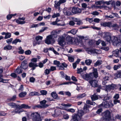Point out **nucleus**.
Segmentation results:
<instances>
[{
  "mask_svg": "<svg viewBox=\"0 0 121 121\" xmlns=\"http://www.w3.org/2000/svg\"><path fill=\"white\" fill-rule=\"evenodd\" d=\"M106 44L110 45L111 42L114 45L118 46L121 44V41L119 38L114 36L111 37V33L106 32Z\"/></svg>",
  "mask_w": 121,
  "mask_h": 121,
  "instance_id": "nucleus-1",
  "label": "nucleus"
},
{
  "mask_svg": "<svg viewBox=\"0 0 121 121\" xmlns=\"http://www.w3.org/2000/svg\"><path fill=\"white\" fill-rule=\"evenodd\" d=\"M58 41L59 44L63 46L65 45L66 42L69 44H72L73 42V40L72 37L65 34L59 37Z\"/></svg>",
  "mask_w": 121,
  "mask_h": 121,
  "instance_id": "nucleus-2",
  "label": "nucleus"
},
{
  "mask_svg": "<svg viewBox=\"0 0 121 121\" xmlns=\"http://www.w3.org/2000/svg\"><path fill=\"white\" fill-rule=\"evenodd\" d=\"M53 64L56 65L57 67H59L60 69L62 70L64 69V68H66L67 66V64L65 63H63L61 64L59 61L57 60H54Z\"/></svg>",
  "mask_w": 121,
  "mask_h": 121,
  "instance_id": "nucleus-3",
  "label": "nucleus"
},
{
  "mask_svg": "<svg viewBox=\"0 0 121 121\" xmlns=\"http://www.w3.org/2000/svg\"><path fill=\"white\" fill-rule=\"evenodd\" d=\"M32 119L35 121H41V120L40 115L37 112L32 113L31 115Z\"/></svg>",
  "mask_w": 121,
  "mask_h": 121,
  "instance_id": "nucleus-4",
  "label": "nucleus"
},
{
  "mask_svg": "<svg viewBox=\"0 0 121 121\" xmlns=\"http://www.w3.org/2000/svg\"><path fill=\"white\" fill-rule=\"evenodd\" d=\"M53 40L52 35H49L47 36L45 40V42L48 44H50L51 43Z\"/></svg>",
  "mask_w": 121,
  "mask_h": 121,
  "instance_id": "nucleus-5",
  "label": "nucleus"
},
{
  "mask_svg": "<svg viewBox=\"0 0 121 121\" xmlns=\"http://www.w3.org/2000/svg\"><path fill=\"white\" fill-rule=\"evenodd\" d=\"M89 82L92 87H95L98 86V81L96 80H92L90 81Z\"/></svg>",
  "mask_w": 121,
  "mask_h": 121,
  "instance_id": "nucleus-6",
  "label": "nucleus"
},
{
  "mask_svg": "<svg viewBox=\"0 0 121 121\" xmlns=\"http://www.w3.org/2000/svg\"><path fill=\"white\" fill-rule=\"evenodd\" d=\"M63 12L66 15L70 16L72 15L71 10L69 9L65 8L64 9Z\"/></svg>",
  "mask_w": 121,
  "mask_h": 121,
  "instance_id": "nucleus-7",
  "label": "nucleus"
},
{
  "mask_svg": "<svg viewBox=\"0 0 121 121\" xmlns=\"http://www.w3.org/2000/svg\"><path fill=\"white\" fill-rule=\"evenodd\" d=\"M81 10L80 9L78 8L73 7L72 8V13L74 14L76 13H80Z\"/></svg>",
  "mask_w": 121,
  "mask_h": 121,
  "instance_id": "nucleus-8",
  "label": "nucleus"
},
{
  "mask_svg": "<svg viewBox=\"0 0 121 121\" xmlns=\"http://www.w3.org/2000/svg\"><path fill=\"white\" fill-rule=\"evenodd\" d=\"M106 121H111L112 120L110 112L108 110H106Z\"/></svg>",
  "mask_w": 121,
  "mask_h": 121,
  "instance_id": "nucleus-9",
  "label": "nucleus"
},
{
  "mask_svg": "<svg viewBox=\"0 0 121 121\" xmlns=\"http://www.w3.org/2000/svg\"><path fill=\"white\" fill-rule=\"evenodd\" d=\"M116 87L115 85L112 84L111 85H106V91H110L111 90L113 89Z\"/></svg>",
  "mask_w": 121,
  "mask_h": 121,
  "instance_id": "nucleus-10",
  "label": "nucleus"
},
{
  "mask_svg": "<svg viewBox=\"0 0 121 121\" xmlns=\"http://www.w3.org/2000/svg\"><path fill=\"white\" fill-rule=\"evenodd\" d=\"M55 114L54 116L53 115V116L55 117H57L59 116H60L62 115L60 110L59 109H56L55 110Z\"/></svg>",
  "mask_w": 121,
  "mask_h": 121,
  "instance_id": "nucleus-11",
  "label": "nucleus"
},
{
  "mask_svg": "<svg viewBox=\"0 0 121 121\" xmlns=\"http://www.w3.org/2000/svg\"><path fill=\"white\" fill-rule=\"evenodd\" d=\"M83 77L85 79L87 80H88L93 78V77L91 75V74L90 73L89 74H85L83 75Z\"/></svg>",
  "mask_w": 121,
  "mask_h": 121,
  "instance_id": "nucleus-12",
  "label": "nucleus"
},
{
  "mask_svg": "<svg viewBox=\"0 0 121 121\" xmlns=\"http://www.w3.org/2000/svg\"><path fill=\"white\" fill-rule=\"evenodd\" d=\"M72 117V118L70 121H79L81 119L79 116L76 115H73Z\"/></svg>",
  "mask_w": 121,
  "mask_h": 121,
  "instance_id": "nucleus-13",
  "label": "nucleus"
},
{
  "mask_svg": "<svg viewBox=\"0 0 121 121\" xmlns=\"http://www.w3.org/2000/svg\"><path fill=\"white\" fill-rule=\"evenodd\" d=\"M47 102V101L45 100H43L40 101V103L43 108H45L48 106V104H46Z\"/></svg>",
  "mask_w": 121,
  "mask_h": 121,
  "instance_id": "nucleus-14",
  "label": "nucleus"
},
{
  "mask_svg": "<svg viewBox=\"0 0 121 121\" xmlns=\"http://www.w3.org/2000/svg\"><path fill=\"white\" fill-rule=\"evenodd\" d=\"M91 75L94 76L95 78H97L98 77V74L97 71V70L96 69H94L93 70L92 73H91Z\"/></svg>",
  "mask_w": 121,
  "mask_h": 121,
  "instance_id": "nucleus-15",
  "label": "nucleus"
},
{
  "mask_svg": "<svg viewBox=\"0 0 121 121\" xmlns=\"http://www.w3.org/2000/svg\"><path fill=\"white\" fill-rule=\"evenodd\" d=\"M90 106L87 105L86 104H85L83 110L85 112V113L88 112H89V108L90 107Z\"/></svg>",
  "mask_w": 121,
  "mask_h": 121,
  "instance_id": "nucleus-16",
  "label": "nucleus"
},
{
  "mask_svg": "<svg viewBox=\"0 0 121 121\" xmlns=\"http://www.w3.org/2000/svg\"><path fill=\"white\" fill-rule=\"evenodd\" d=\"M3 77V75L2 74H0V82H2L4 83L8 82L9 80L4 79L2 78Z\"/></svg>",
  "mask_w": 121,
  "mask_h": 121,
  "instance_id": "nucleus-17",
  "label": "nucleus"
},
{
  "mask_svg": "<svg viewBox=\"0 0 121 121\" xmlns=\"http://www.w3.org/2000/svg\"><path fill=\"white\" fill-rule=\"evenodd\" d=\"M29 66L30 67H32V70H34L35 68V67L38 66L36 63H33L32 62L30 63L29 65Z\"/></svg>",
  "mask_w": 121,
  "mask_h": 121,
  "instance_id": "nucleus-18",
  "label": "nucleus"
},
{
  "mask_svg": "<svg viewBox=\"0 0 121 121\" xmlns=\"http://www.w3.org/2000/svg\"><path fill=\"white\" fill-rule=\"evenodd\" d=\"M114 78L117 79V78H121V71H118L115 73H114Z\"/></svg>",
  "mask_w": 121,
  "mask_h": 121,
  "instance_id": "nucleus-19",
  "label": "nucleus"
},
{
  "mask_svg": "<svg viewBox=\"0 0 121 121\" xmlns=\"http://www.w3.org/2000/svg\"><path fill=\"white\" fill-rule=\"evenodd\" d=\"M17 107L19 108H21V109L22 108H30V107L28 105L24 104L21 105V106L18 105Z\"/></svg>",
  "mask_w": 121,
  "mask_h": 121,
  "instance_id": "nucleus-20",
  "label": "nucleus"
},
{
  "mask_svg": "<svg viewBox=\"0 0 121 121\" xmlns=\"http://www.w3.org/2000/svg\"><path fill=\"white\" fill-rule=\"evenodd\" d=\"M114 106V104L112 103L111 100H109V101H106V108L107 107H112Z\"/></svg>",
  "mask_w": 121,
  "mask_h": 121,
  "instance_id": "nucleus-21",
  "label": "nucleus"
},
{
  "mask_svg": "<svg viewBox=\"0 0 121 121\" xmlns=\"http://www.w3.org/2000/svg\"><path fill=\"white\" fill-rule=\"evenodd\" d=\"M84 111L82 110H79L78 111L77 114H75L74 115H76L79 116L80 118L84 114H85Z\"/></svg>",
  "mask_w": 121,
  "mask_h": 121,
  "instance_id": "nucleus-22",
  "label": "nucleus"
},
{
  "mask_svg": "<svg viewBox=\"0 0 121 121\" xmlns=\"http://www.w3.org/2000/svg\"><path fill=\"white\" fill-rule=\"evenodd\" d=\"M91 98L92 101H95L98 99V96L96 95V93H95L93 95L91 96Z\"/></svg>",
  "mask_w": 121,
  "mask_h": 121,
  "instance_id": "nucleus-23",
  "label": "nucleus"
},
{
  "mask_svg": "<svg viewBox=\"0 0 121 121\" xmlns=\"http://www.w3.org/2000/svg\"><path fill=\"white\" fill-rule=\"evenodd\" d=\"M60 4L59 1L58 2H56L55 1L54 7L56 9H58V10H60Z\"/></svg>",
  "mask_w": 121,
  "mask_h": 121,
  "instance_id": "nucleus-24",
  "label": "nucleus"
},
{
  "mask_svg": "<svg viewBox=\"0 0 121 121\" xmlns=\"http://www.w3.org/2000/svg\"><path fill=\"white\" fill-rule=\"evenodd\" d=\"M22 70L21 66L18 67L15 71V72L17 73L18 74H20L22 73Z\"/></svg>",
  "mask_w": 121,
  "mask_h": 121,
  "instance_id": "nucleus-25",
  "label": "nucleus"
},
{
  "mask_svg": "<svg viewBox=\"0 0 121 121\" xmlns=\"http://www.w3.org/2000/svg\"><path fill=\"white\" fill-rule=\"evenodd\" d=\"M22 68L24 69H26L28 67L27 63L24 62H22L21 64Z\"/></svg>",
  "mask_w": 121,
  "mask_h": 121,
  "instance_id": "nucleus-26",
  "label": "nucleus"
},
{
  "mask_svg": "<svg viewBox=\"0 0 121 121\" xmlns=\"http://www.w3.org/2000/svg\"><path fill=\"white\" fill-rule=\"evenodd\" d=\"M52 96L55 99H59L57 94L55 92H53L51 94Z\"/></svg>",
  "mask_w": 121,
  "mask_h": 121,
  "instance_id": "nucleus-27",
  "label": "nucleus"
},
{
  "mask_svg": "<svg viewBox=\"0 0 121 121\" xmlns=\"http://www.w3.org/2000/svg\"><path fill=\"white\" fill-rule=\"evenodd\" d=\"M17 107L18 105H17L16 107V108L14 110L17 113H20L23 111V110L21 109V108H18Z\"/></svg>",
  "mask_w": 121,
  "mask_h": 121,
  "instance_id": "nucleus-28",
  "label": "nucleus"
},
{
  "mask_svg": "<svg viewBox=\"0 0 121 121\" xmlns=\"http://www.w3.org/2000/svg\"><path fill=\"white\" fill-rule=\"evenodd\" d=\"M102 117L101 120V121H106V112H104L102 113Z\"/></svg>",
  "mask_w": 121,
  "mask_h": 121,
  "instance_id": "nucleus-29",
  "label": "nucleus"
},
{
  "mask_svg": "<svg viewBox=\"0 0 121 121\" xmlns=\"http://www.w3.org/2000/svg\"><path fill=\"white\" fill-rule=\"evenodd\" d=\"M92 60L90 59H86L85 60V63L88 66L90 65L92 63Z\"/></svg>",
  "mask_w": 121,
  "mask_h": 121,
  "instance_id": "nucleus-30",
  "label": "nucleus"
},
{
  "mask_svg": "<svg viewBox=\"0 0 121 121\" xmlns=\"http://www.w3.org/2000/svg\"><path fill=\"white\" fill-rule=\"evenodd\" d=\"M119 50L118 49H117L113 51V54L115 56L117 57L119 56Z\"/></svg>",
  "mask_w": 121,
  "mask_h": 121,
  "instance_id": "nucleus-31",
  "label": "nucleus"
},
{
  "mask_svg": "<svg viewBox=\"0 0 121 121\" xmlns=\"http://www.w3.org/2000/svg\"><path fill=\"white\" fill-rule=\"evenodd\" d=\"M29 95L30 96H33L34 95H40V94L38 92H32L30 93Z\"/></svg>",
  "mask_w": 121,
  "mask_h": 121,
  "instance_id": "nucleus-32",
  "label": "nucleus"
},
{
  "mask_svg": "<svg viewBox=\"0 0 121 121\" xmlns=\"http://www.w3.org/2000/svg\"><path fill=\"white\" fill-rule=\"evenodd\" d=\"M102 63V61L100 60H98L95 64L94 66L96 67L101 65Z\"/></svg>",
  "mask_w": 121,
  "mask_h": 121,
  "instance_id": "nucleus-33",
  "label": "nucleus"
},
{
  "mask_svg": "<svg viewBox=\"0 0 121 121\" xmlns=\"http://www.w3.org/2000/svg\"><path fill=\"white\" fill-rule=\"evenodd\" d=\"M119 26L116 23L113 24L112 27L115 30H118Z\"/></svg>",
  "mask_w": 121,
  "mask_h": 121,
  "instance_id": "nucleus-34",
  "label": "nucleus"
},
{
  "mask_svg": "<svg viewBox=\"0 0 121 121\" xmlns=\"http://www.w3.org/2000/svg\"><path fill=\"white\" fill-rule=\"evenodd\" d=\"M106 3L103 0H101L96 2L95 4L96 5H101L102 4H104Z\"/></svg>",
  "mask_w": 121,
  "mask_h": 121,
  "instance_id": "nucleus-35",
  "label": "nucleus"
},
{
  "mask_svg": "<svg viewBox=\"0 0 121 121\" xmlns=\"http://www.w3.org/2000/svg\"><path fill=\"white\" fill-rule=\"evenodd\" d=\"M26 94V92H23L19 94V96L21 97H24Z\"/></svg>",
  "mask_w": 121,
  "mask_h": 121,
  "instance_id": "nucleus-36",
  "label": "nucleus"
},
{
  "mask_svg": "<svg viewBox=\"0 0 121 121\" xmlns=\"http://www.w3.org/2000/svg\"><path fill=\"white\" fill-rule=\"evenodd\" d=\"M42 39L43 37L39 35L35 37V39L37 41H40L41 42Z\"/></svg>",
  "mask_w": 121,
  "mask_h": 121,
  "instance_id": "nucleus-37",
  "label": "nucleus"
},
{
  "mask_svg": "<svg viewBox=\"0 0 121 121\" xmlns=\"http://www.w3.org/2000/svg\"><path fill=\"white\" fill-rule=\"evenodd\" d=\"M5 37H4L5 39H6L10 38L11 36V34L9 32L6 33Z\"/></svg>",
  "mask_w": 121,
  "mask_h": 121,
  "instance_id": "nucleus-38",
  "label": "nucleus"
},
{
  "mask_svg": "<svg viewBox=\"0 0 121 121\" xmlns=\"http://www.w3.org/2000/svg\"><path fill=\"white\" fill-rule=\"evenodd\" d=\"M12 46L11 45H7L4 48V49L7 50H10L12 49Z\"/></svg>",
  "mask_w": 121,
  "mask_h": 121,
  "instance_id": "nucleus-39",
  "label": "nucleus"
},
{
  "mask_svg": "<svg viewBox=\"0 0 121 121\" xmlns=\"http://www.w3.org/2000/svg\"><path fill=\"white\" fill-rule=\"evenodd\" d=\"M121 67V64L117 65H115L114 66L113 68L114 70H116Z\"/></svg>",
  "mask_w": 121,
  "mask_h": 121,
  "instance_id": "nucleus-40",
  "label": "nucleus"
},
{
  "mask_svg": "<svg viewBox=\"0 0 121 121\" xmlns=\"http://www.w3.org/2000/svg\"><path fill=\"white\" fill-rule=\"evenodd\" d=\"M16 98V95H14L13 97L10 98L8 99V100L9 101H14L15 100Z\"/></svg>",
  "mask_w": 121,
  "mask_h": 121,
  "instance_id": "nucleus-41",
  "label": "nucleus"
},
{
  "mask_svg": "<svg viewBox=\"0 0 121 121\" xmlns=\"http://www.w3.org/2000/svg\"><path fill=\"white\" fill-rule=\"evenodd\" d=\"M21 40L18 39H16L14 40L12 42V44H16L17 42H21Z\"/></svg>",
  "mask_w": 121,
  "mask_h": 121,
  "instance_id": "nucleus-42",
  "label": "nucleus"
},
{
  "mask_svg": "<svg viewBox=\"0 0 121 121\" xmlns=\"http://www.w3.org/2000/svg\"><path fill=\"white\" fill-rule=\"evenodd\" d=\"M41 43V42L40 41H34L33 42V44L34 46H35L37 44H39Z\"/></svg>",
  "mask_w": 121,
  "mask_h": 121,
  "instance_id": "nucleus-43",
  "label": "nucleus"
},
{
  "mask_svg": "<svg viewBox=\"0 0 121 121\" xmlns=\"http://www.w3.org/2000/svg\"><path fill=\"white\" fill-rule=\"evenodd\" d=\"M60 32L59 30H56V31H52V35L53 36V35H56L59 32Z\"/></svg>",
  "mask_w": 121,
  "mask_h": 121,
  "instance_id": "nucleus-44",
  "label": "nucleus"
},
{
  "mask_svg": "<svg viewBox=\"0 0 121 121\" xmlns=\"http://www.w3.org/2000/svg\"><path fill=\"white\" fill-rule=\"evenodd\" d=\"M112 22H106V26H107L109 28L112 27Z\"/></svg>",
  "mask_w": 121,
  "mask_h": 121,
  "instance_id": "nucleus-45",
  "label": "nucleus"
},
{
  "mask_svg": "<svg viewBox=\"0 0 121 121\" xmlns=\"http://www.w3.org/2000/svg\"><path fill=\"white\" fill-rule=\"evenodd\" d=\"M18 49L20 50L18 52V53L20 54H22L24 52V50L22 49V47H20L18 48Z\"/></svg>",
  "mask_w": 121,
  "mask_h": 121,
  "instance_id": "nucleus-46",
  "label": "nucleus"
},
{
  "mask_svg": "<svg viewBox=\"0 0 121 121\" xmlns=\"http://www.w3.org/2000/svg\"><path fill=\"white\" fill-rule=\"evenodd\" d=\"M86 96L85 94L83 93L77 96V98H82Z\"/></svg>",
  "mask_w": 121,
  "mask_h": 121,
  "instance_id": "nucleus-47",
  "label": "nucleus"
},
{
  "mask_svg": "<svg viewBox=\"0 0 121 121\" xmlns=\"http://www.w3.org/2000/svg\"><path fill=\"white\" fill-rule=\"evenodd\" d=\"M40 93L43 95H46L47 93V91L45 90H42L40 91Z\"/></svg>",
  "mask_w": 121,
  "mask_h": 121,
  "instance_id": "nucleus-48",
  "label": "nucleus"
},
{
  "mask_svg": "<svg viewBox=\"0 0 121 121\" xmlns=\"http://www.w3.org/2000/svg\"><path fill=\"white\" fill-rule=\"evenodd\" d=\"M69 32L70 33L73 35H75L77 32V30L75 29H73L71 30Z\"/></svg>",
  "mask_w": 121,
  "mask_h": 121,
  "instance_id": "nucleus-49",
  "label": "nucleus"
},
{
  "mask_svg": "<svg viewBox=\"0 0 121 121\" xmlns=\"http://www.w3.org/2000/svg\"><path fill=\"white\" fill-rule=\"evenodd\" d=\"M68 58L70 62H72L74 61V57L69 56Z\"/></svg>",
  "mask_w": 121,
  "mask_h": 121,
  "instance_id": "nucleus-50",
  "label": "nucleus"
},
{
  "mask_svg": "<svg viewBox=\"0 0 121 121\" xmlns=\"http://www.w3.org/2000/svg\"><path fill=\"white\" fill-rule=\"evenodd\" d=\"M8 105L10 106L14 107H16L17 105L16 104L13 103H10L8 104Z\"/></svg>",
  "mask_w": 121,
  "mask_h": 121,
  "instance_id": "nucleus-51",
  "label": "nucleus"
},
{
  "mask_svg": "<svg viewBox=\"0 0 121 121\" xmlns=\"http://www.w3.org/2000/svg\"><path fill=\"white\" fill-rule=\"evenodd\" d=\"M115 4L114 2L110 0L109 1H106V4L109 5L110 4L113 5Z\"/></svg>",
  "mask_w": 121,
  "mask_h": 121,
  "instance_id": "nucleus-52",
  "label": "nucleus"
},
{
  "mask_svg": "<svg viewBox=\"0 0 121 121\" xmlns=\"http://www.w3.org/2000/svg\"><path fill=\"white\" fill-rule=\"evenodd\" d=\"M60 15V14L59 13H54V14L52 16V17L53 18H54L56 17H58Z\"/></svg>",
  "mask_w": 121,
  "mask_h": 121,
  "instance_id": "nucleus-53",
  "label": "nucleus"
},
{
  "mask_svg": "<svg viewBox=\"0 0 121 121\" xmlns=\"http://www.w3.org/2000/svg\"><path fill=\"white\" fill-rule=\"evenodd\" d=\"M66 110L67 111L70 112H74L75 111V110L73 108H70L68 109H66Z\"/></svg>",
  "mask_w": 121,
  "mask_h": 121,
  "instance_id": "nucleus-54",
  "label": "nucleus"
},
{
  "mask_svg": "<svg viewBox=\"0 0 121 121\" xmlns=\"http://www.w3.org/2000/svg\"><path fill=\"white\" fill-rule=\"evenodd\" d=\"M119 97V94H116L114 96L113 98L114 99H118Z\"/></svg>",
  "mask_w": 121,
  "mask_h": 121,
  "instance_id": "nucleus-55",
  "label": "nucleus"
},
{
  "mask_svg": "<svg viewBox=\"0 0 121 121\" xmlns=\"http://www.w3.org/2000/svg\"><path fill=\"white\" fill-rule=\"evenodd\" d=\"M48 29L47 27H45L41 29L39 31L40 33H42L45 30L47 29Z\"/></svg>",
  "mask_w": 121,
  "mask_h": 121,
  "instance_id": "nucleus-56",
  "label": "nucleus"
},
{
  "mask_svg": "<svg viewBox=\"0 0 121 121\" xmlns=\"http://www.w3.org/2000/svg\"><path fill=\"white\" fill-rule=\"evenodd\" d=\"M120 101L118 99H114L113 100V103L114 104H116L117 103H120Z\"/></svg>",
  "mask_w": 121,
  "mask_h": 121,
  "instance_id": "nucleus-57",
  "label": "nucleus"
},
{
  "mask_svg": "<svg viewBox=\"0 0 121 121\" xmlns=\"http://www.w3.org/2000/svg\"><path fill=\"white\" fill-rule=\"evenodd\" d=\"M50 71V69H47L45 70V71L44 72V73H45V74L47 75L49 73Z\"/></svg>",
  "mask_w": 121,
  "mask_h": 121,
  "instance_id": "nucleus-58",
  "label": "nucleus"
},
{
  "mask_svg": "<svg viewBox=\"0 0 121 121\" xmlns=\"http://www.w3.org/2000/svg\"><path fill=\"white\" fill-rule=\"evenodd\" d=\"M103 111L102 109L100 108L98 109L96 112V113L97 114H100Z\"/></svg>",
  "mask_w": 121,
  "mask_h": 121,
  "instance_id": "nucleus-59",
  "label": "nucleus"
},
{
  "mask_svg": "<svg viewBox=\"0 0 121 121\" xmlns=\"http://www.w3.org/2000/svg\"><path fill=\"white\" fill-rule=\"evenodd\" d=\"M75 24V23L73 21H70L69 22V25L71 26H73Z\"/></svg>",
  "mask_w": 121,
  "mask_h": 121,
  "instance_id": "nucleus-60",
  "label": "nucleus"
},
{
  "mask_svg": "<svg viewBox=\"0 0 121 121\" xmlns=\"http://www.w3.org/2000/svg\"><path fill=\"white\" fill-rule=\"evenodd\" d=\"M50 69V71H53L56 70V68L55 67L52 66L51 67Z\"/></svg>",
  "mask_w": 121,
  "mask_h": 121,
  "instance_id": "nucleus-61",
  "label": "nucleus"
},
{
  "mask_svg": "<svg viewBox=\"0 0 121 121\" xmlns=\"http://www.w3.org/2000/svg\"><path fill=\"white\" fill-rule=\"evenodd\" d=\"M25 53L27 55H30L31 53V52L30 50H28L26 51Z\"/></svg>",
  "mask_w": 121,
  "mask_h": 121,
  "instance_id": "nucleus-62",
  "label": "nucleus"
},
{
  "mask_svg": "<svg viewBox=\"0 0 121 121\" xmlns=\"http://www.w3.org/2000/svg\"><path fill=\"white\" fill-rule=\"evenodd\" d=\"M91 14L94 15H97L99 14L98 12L96 11L93 12L91 13Z\"/></svg>",
  "mask_w": 121,
  "mask_h": 121,
  "instance_id": "nucleus-63",
  "label": "nucleus"
},
{
  "mask_svg": "<svg viewBox=\"0 0 121 121\" xmlns=\"http://www.w3.org/2000/svg\"><path fill=\"white\" fill-rule=\"evenodd\" d=\"M13 40L12 38H10L9 39H8L6 40V42L8 43H11Z\"/></svg>",
  "mask_w": 121,
  "mask_h": 121,
  "instance_id": "nucleus-64",
  "label": "nucleus"
}]
</instances>
